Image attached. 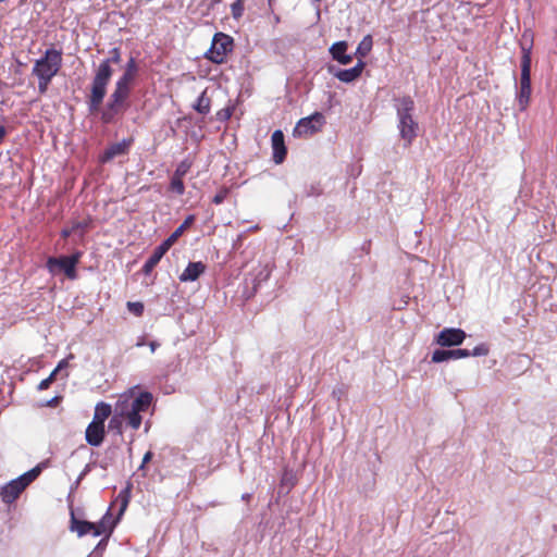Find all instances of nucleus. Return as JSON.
Segmentation results:
<instances>
[{
	"instance_id": "49530a36",
	"label": "nucleus",
	"mask_w": 557,
	"mask_h": 557,
	"mask_svg": "<svg viewBox=\"0 0 557 557\" xmlns=\"http://www.w3.org/2000/svg\"><path fill=\"white\" fill-rule=\"evenodd\" d=\"M5 135H7V128L3 125H1L0 126V144L4 139Z\"/></svg>"
},
{
	"instance_id": "c9c22d12",
	"label": "nucleus",
	"mask_w": 557,
	"mask_h": 557,
	"mask_svg": "<svg viewBox=\"0 0 557 557\" xmlns=\"http://www.w3.org/2000/svg\"><path fill=\"white\" fill-rule=\"evenodd\" d=\"M190 166H191V163L188 160H183L177 165V168H176V170H175L173 175L183 178L188 173V171L190 170Z\"/></svg>"
},
{
	"instance_id": "1a4fd4ad",
	"label": "nucleus",
	"mask_w": 557,
	"mask_h": 557,
	"mask_svg": "<svg viewBox=\"0 0 557 557\" xmlns=\"http://www.w3.org/2000/svg\"><path fill=\"white\" fill-rule=\"evenodd\" d=\"M26 484L18 476L1 487L0 496L3 503L12 504L26 488Z\"/></svg>"
},
{
	"instance_id": "f257e3e1",
	"label": "nucleus",
	"mask_w": 557,
	"mask_h": 557,
	"mask_svg": "<svg viewBox=\"0 0 557 557\" xmlns=\"http://www.w3.org/2000/svg\"><path fill=\"white\" fill-rule=\"evenodd\" d=\"M152 394L149 392H141L137 397L128 394H123L114 404L117 416H121L126 426L137 431L143 423V412H147L152 404Z\"/></svg>"
},
{
	"instance_id": "6e6552de",
	"label": "nucleus",
	"mask_w": 557,
	"mask_h": 557,
	"mask_svg": "<svg viewBox=\"0 0 557 557\" xmlns=\"http://www.w3.org/2000/svg\"><path fill=\"white\" fill-rule=\"evenodd\" d=\"M465 338L466 332L463 330L446 327L438 333L436 343L443 347L458 346L462 344Z\"/></svg>"
},
{
	"instance_id": "4c0bfd02",
	"label": "nucleus",
	"mask_w": 557,
	"mask_h": 557,
	"mask_svg": "<svg viewBox=\"0 0 557 557\" xmlns=\"http://www.w3.org/2000/svg\"><path fill=\"white\" fill-rule=\"evenodd\" d=\"M230 189L226 187H222L212 198V202L214 205H221L228 196Z\"/></svg>"
},
{
	"instance_id": "7ed1b4c3",
	"label": "nucleus",
	"mask_w": 557,
	"mask_h": 557,
	"mask_svg": "<svg viewBox=\"0 0 557 557\" xmlns=\"http://www.w3.org/2000/svg\"><path fill=\"white\" fill-rule=\"evenodd\" d=\"M396 111L398 117V129L405 146L409 147L419 128L418 122L413 119L414 102L410 97H403L396 100Z\"/></svg>"
},
{
	"instance_id": "9d476101",
	"label": "nucleus",
	"mask_w": 557,
	"mask_h": 557,
	"mask_svg": "<svg viewBox=\"0 0 557 557\" xmlns=\"http://www.w3.org/2000/svg\"><path fill=\"white\" fill-rule=\"evenodd\" d=\"M62 52L55 48L46 50L45 55L36 62L34 70H60Z\"/></svg>"
},
{
	"instance_id": "4468645a",
	"label": "nucleus",
	"mask_w": 557,
	"mask_h": 557,
	"mask_svg": "<svg viewBox=\"0 0 557 557\" xmlns=\"http://www.w3.org/2000/svg\"><path fill=\"white\" fill-rule=\"evenodd\" d=\"M106 437V426L90 422L85 431V440L90 446H100Z\"/></svg>"
},
{
	"instance_id": "a18cd8bd",
	"label": "nucleus",
	"mask_w": 557,
	"mask_h": 557,
	"mask_svg": "<svg viewBox=\"0 0 557 557\" xmlns=\"http://www.w3.org/2000/svg\"><path fill=\"white\" fill-rule=\"evenodd\" d=\"M148 346H149L151 352H154L156 349L159 347V343L151 341V342H149Z\"/></svg>"
},
{
	"instance_id": "8fccbe9b",
	"label": "nucleus",
	"mask_w": 557,
	"mask_h": 557,
	"mask_svg": "<svg viewBox=\"0 0 557 557\" xmlns=\"http://www.w3.org/2000/svg\"><path fill=\"white\" fill-rule=\"evenodd\" d=\"M133 66H134V61H133V59H131L126 70H133Z\"/></svg>"
},
{
	"instance_id": "72a5a7b5",
	"label": "nucleus",
	"mask_w": 557,
	"mask_h": 557,
	"mask_svg": "<svg viewBox=\"0 0 557 557\" xmlns=\"http://www.w3.org/2000/svg\"><path fill=\"white\" fill-rule=\"evenodd\" d=\"M91 227V219H84L83 221H78L73 223L72 231L78 232L81 231V235L83 236L85 232Z\"/></svg>"
},
{
	"instance_id": "c03bdc74",
	"label": "nucleus",
	"mask_w": 557,
	"mask_h": 557,
	"mask_svg": "<svg viewBox=\"0 0 557 557\" xmlns=\"http://www.w3.org/2000/svg\"><path fill=\"white\" fill-rule=\"evenodd\" d=\"M58 372V369H54L47 379L50 380L51 383H53L57 380Z\"/></svg>"
},
{
	"instance_id": "423d86ee",
	"label": "nucleus",
	"mask_w": 557,
	"mask_h": 557,
	"mask_svg": "<svg viewBox=\"0 0 557 557\" xmlns=\"http://www.w3.org/2000/svg\"><path fill=\"white\" fill-rule=\"evenodd\" d=\"M233 49V38L226 34L218 33L214 35L211 48L207 57L212 62L220 64L223 62L227 52Z\"/></svg>"
},
{
	"instance_id": "473e14b6",
	"label": "nucleus",
	"mask_w": 557,
	"mask_h": 557,
	"mask_svg": "<svg viewBox=\"0 0 557 557\" xmlns=\"http://www.w3.org/2000/svg\"><path fill=\"white\" fill-rule=\"evenodd\" d=\"M360 74L361 72H335V76L344 83L354 82Z\"/></svg>"
},
{
	"instance_id": "cd10ccee",
	"label": "nucleus",
	"mask_w": 557,
	"mask_h": 557,
	"mask_svg": "<svg viewBox=\"0 0 557 557\" xmlns=\"http://www.w3.org/2000/svg\"><path fill=\"white\" fill-rule=\"evenodd\" d=\"M123 419L121 416H117V411H115V408L113 409V416L111 417L109 421V430L115 432L119 435L123 434Z\"/></svg>"
},
{
	"instance_id": "0eeeda50",
	"label": "nucleus",
	"mask_w": 557,
	"mask_h": 557,
	"mask_svg": "<svg viewBox=\"0 0 557 557\" xmlns=\"http://www.w3.org/2000/svg\"><path fill=\"white\" fill-rule=\"evenodd\" d=\"M325 123V117L320 112H314L308 117L298 121L294 128V135L308 137L318 133Z\"/></svg>"
},
{
	"instance_id": "e433bc0d",
	"label": "nucleus",
	"mask_w": 557,
	"mask_h": 557,
	"mask_svg": "<svg viewBox=\"0 0 557 557\" xmlns=\"http://www.w3.org/2000/svg\"><path fill=\"white\" fill-rule=\"evenodd\" d=\"M232 15L234 18H239L244 13V0H236L231 5Z\"/></svg>"
},
{
	"instance_id": "5701e85b",
	"label": "nucleus",
	"mask_w": 557,
	"mask_h": 557,
	"mask_svg": "<svg viewBox=\"0 0 557 557\" xmlns=\"http://www.w3.org/2000/svg\"><path fill=\"white\" fill-rule=\"evenodd\" d=\"M113 413L112 406L104 401H100L95 407L92 423L104 425L106 420Z\"/></svg>"
},
{
	"instance_id": "a211bd4d",
	"label": "nucleus",
	"mask_w": 557,
	"mask_h": 557,
	"mask_svg": "<svg viewBox=\"0 0 557 557\" xmlns=\"http://www.w3.org/2000/svg\"><path fill=\"white\" fill-rule=\"evenodd\" d=\"M131 141L123 140L121 143H115L109 146L103 153L100 156V161L102 163L111 161L113 158L117 156H122L127 153Z\"/></svg>"
},
{
	"instance_id": "4be33fe9",
	"label": "nucleus",
	"mask_w": 557,
	"mask_h": 557,
	"mask_svg": "<svg viewBox=\"0 0 557 557\" xmlns=\"http://www.w3.org/2000/svg\"><path fill=\"white\" fill-rule=\"evenodd\" d=\"M131 490H132V486H131V484H128L125 488L120 491V493L117 494L115 499L111 503V506L109 509H112L113 507H116V506L119 507L116 520H119L123 516V513L125 512V510L129 504Z\"/></svg>"
},
{
	"instance_id": "79ce46f5",
	"label": "nucleus",
	"mask_w": 557,
	"mask_h": 557,
	"mask_svg": "<svg viewBox=\"0 0 557 557\" xmlns=\"http://www.w3.org/2000/svg\"><path fill=\"white\" fill-rule=\"evenodd\" d=\"M61 399H62L61 396H54L49 401H47L46 406H48V407H57L60 404Z\"/></svg>"
},
{
	"instance_id": "58836bf2",
	"label": "nucleus",
	"mask_w": 557,
	"mask_h": 557,
	"mask_svg": "<svg viewBox=\"0 0 557 557\" xmlns=\"http://www.w3.org/2000/svg\"><path fill=\"white\" fill-rule=\"evenodd\" d=\"M490 349L487 345L480 344L473 348V350L470 351V356L479 357V356H486L488 354Z\"/></svg>"
},
{
	"instance_id": "aec40b11",
	"label": "nucleus",
	"mask_w": 557,
	"mask_h": 557,
	"mask_svg": "<svg viewBox=\"0 0 557 557\" xmlns=\"http://www.w3.org/2000/svg\"><path fill=\"white\" fill-rule=\"evenodd\" d=\"M373 46V39L371 35H367L363 37V39L359 42L356 54L358 57V62L355 66L350 67L349 70H363L364 63L362 62V59L371 51Z\"/></svg>"
},
{
	"instance_id": "c85d7f7f",
	"label": "nucleus",
	"mask_w": 557,
	"mask_h": 557,
	"mask_svg": "<svg viewBox=\"0 0 557 557\" xmlns=\"http://www.w3.org/2000/svg\"><path fill=\"white\" fill-rule=\"evenodd\" d=\"M170 190L181 196L185 193V185L182 177L172 176L170 182Z\"/></svg>"
},
{
	"instance_id": "f3484780",
	"label": "nucleus",
	"mask_w": 557,
	"mask_h": 557,
	"mask_svg": "<svg viewBox=\"0 0 557 557\" xmlns=\"http://www.w3.org/2000/svg\"><path fill=\"white\" fill-rule=\"evenodd\" d=\"M206 271V264L201 261L189 262L185 270L180 275L181 282H194L199 278Z\"/></svg>"
},
{
	"instance_id": "6ab92c4d",
	"label": "nucleus",
	"mask_w": 557,
	"mask_h": 557,
	"mask_svg": "<svg viewBox=\"0 0 557 557\" xmlns=\"http://www.w3.org/2000/svg\"><path fill=\"white\" fill-rule=\"evenodd\" d=\"M348 44L346 41H337L330 48L332 58L343 65H347L352 61L351 54H347Z\"/></svg>"
},
{
	"instance_id": "2f4dec72",
	"label": "nucleus",
	"mask_w": 557,
	"mask_h": 557,
	"mask_svg": "<svg viewBox=\"0 0 557 557\" xmlns=\"http://www.w3.org/2000/svg\"><path fill=\"white\" fill-rule=\"evenodd\" d=\"M41 472L39 467H35L32 470L25 472L20 478L28 486Z\"/></svg>"
},
{
	"instance_id": "412c9836",
	"label": "nucleus",
	"mask_w": 557,
	"mask_h": 557,
	"mask_svg": "<svg viewBox=\"0 0 557 557\" xmlns=\"http://www.w3.org/2000/svg\"><path fill=\"white\" fill-rule=\"evenodd\" d=\"M169 247L162 242L156 249L152 255L148 258L143 267V272L145 274H150L151 271L157 267L162 257L169 251Z\"/></svg>"
},
{
	"instance_id": "f03ea898",
	"label": "nucleus",
	"mask_w": 557,
	"mask_h": 557,
	"mask_svg": "<svg viewBox=\"0 0 557 557\" xmlns=\"http://www.w3.org/2000/svg\"><path fill=\"white\" fill-rule=\"evenodd\" d=\"M134 79V72L125 74L116 83L115 89L110 96L108 103L101 112V121L104 124L113 123L116 117L126 110L127 99L131 92V83Z\"/></svg>"
},
{
	"instance_id": "a19ab883",
	"label": "nucleus",
	"mask_w": 557,
	"mask_h": 557,
	"mask_svg": "<svg viewBox=\"0 0 557 557\" xmlns=\"http://www.w3.org/2000/svg\"><path fill=\"white\" fill-rule=\"evenodd\" d=\"M52 383L50 382V380H48L47 377L42 381H40V383L37 385V389L38 391H45V389H48L50 387Z\"/></svg>"
},
{
	"instance_id": "dca6fc26",
	"label": "nucleus",
	"mask_w": 557,
	"mask_h": 557,
	"mask_svg": "<svg viewBox=\"0 0 557 557\" xmlns=\"http://www.w3.org/2000/svg\"><path fill=\"white\" fill-rule=\"evenodd\" d=\"M470 357V350L468 349H451V350H444V349H436L432 354V362L438 363L443 361H447L449 359H461V358H468Z\"/></svg>"
},
{
	"instance_id": "393cba45",
	"label": "nucleus",
	"mask_w": 557,
	"mask_h": 557,
	"mask_svg": "<svg viewBox=\"0 0 557 557\" xmlns=\"http://www.w3.org/2000/svg\"><path fill=\"white\" fill-rule=\"evenodd\" d=\"M116 522H117V520H114V521L111 520V515L108 511L102 517V519L99 522L94 523V525H95L96 530L100 532V535L106 534L107 537H109L110 534L113 532V529H114Z\"/></svg>"
},
{
	"instance_id": "f8f14e48",
	"label": "nucleus",
	"mask_w": 557,
	"mask_h": 557,
	"mask_svg": "<svg viewBox=\"0 0 557 557\" xmlns=\"http://www.w3.org/2000/svg\"><path fill=\"white\" fill-rule=\"evenodd\" d=\"M70 530L75 532L79 537L89 533L94 536L100 535V532L96 530L94 522L77 519L73 510H71Z\"/></svg>"
},
{
	"instance_id": "c756f323",
	"label": "nucleus",
	"mask_w": 557,
	"mask_h": 557,
	"mask_svg": "<svg viewBox=\"0 0 557 557\" xmlns=\"http://www.w3.org/2000/svg\"><path fill=\"white\" fill-rule=\"evenodd\" d=\"M234 111H235V106L228 104L225 108H223L216 112V120L220 122H226L232 117Z\"/></svg>"
},
{
	"instance_id": "37998d69",
	"label": "nucleus",
	"mask_w": 557,
	"mask_h": 557,
	"mask_svg": "<svg viewBox=\"0 0 557 557\" xmlns=\"http://www.w3.org/2000/svg\"><path fill=\"white\" fill-rule=\"evenodd\" d=\"M67 364H69V363H67V360H66V359H62V360L58 363V366H57V368H55V369H58V371H60V370H62L63 368H66V367H67Z\"/></svg>"
},
{
	"instance_id": "ea45409f",
	"label": "nucleus",
	"mask_w": 557,
	"mask_h": 557,
	"mask_svg": "<svg viewBox=\"0 0 557 557\" xmlns=\"http://www.w3.org/2000/svg\"><path fill=\"white\" fill-rule=\"evenodd\" d=\"M152 457H153V453L151 450H148L144 455L141 465L139 466L138 470H144L145 466L152 459Z\"/></svg>"
},
{
	"instance_id": "b1692460",
	"label": "nucleus",
	"mask_w": 557,
	"mask_h": 557,
	"mask_svg": "<svg viewBox=\"0 0 557 557\" xmlns=\"http://www.w3.org/2000/svg\"><path fill=\"white\" fill-rule=\"evenodd\" d=\"M195 221V215L190 214L188 215L184 222L165 239L163 243L171 248L175 242L178 239V237L184 233V231L190 226Z\"/></svg>"
},
{
	"instance_id": "bb28decb",
	"label": "nucleus",
	"mask_w": 557,
	"mask_h": 557,
	"mask_svg": "<svg viewBox=\"0 0 557 557\" xmlns=\"http://www.w3.org/2000/svg\"><path fill=\"white\" fill-rule=\"evenodd\" d=\"M38 75V89L40 94H45L47 91L48 85L51 82V78L58 72H34Z\"/></svg>"
},
{
	"instance_id": "ddd939ff",
	"label": "nucleus",
	"mask_w": 557,
	"mask_h": 557,
	"mask_svg": "<svg viewBox=\"0 0 557 557\" xmlns=\"http://www.w3.org/2000/svg\"><path fill=\"white\" fill-rule=\"evenodd\" d=\"M531 72H521L518 102L520 110H525L531 97Z\"/></svg>"
},
{
	"instance_id": "9b49d317",
	"label": "nucleus",
	"mask_w": 557,
	"mask_h": 557,
	"mask_svg": "<svg viewBox=\"0 0 557 557\" xmlns=\"http://www.w3.org/2000/svg\"><path fill=\"white\" fill-rule=\"evenodd\" d=\"M272 158L275 164H281L286 159L287 148L285 146L284 134L281 129L273 132L271 136Z\"/></svg>"
},
{
	"instance_id": "a878e982",
	"label": "nucleus",
	"mask_w": 557,
	"mask_h": 557,
	"mask_svg": "<svg viewBox=\"0 0 557 557\" xmlns=\"http://www.w3.org/2000/svg\"><path fill=\"white\" fill-rule=\"evenodd\" d=\"M198 113L206 115L210 112L211 100L207 97V90H203L193 107Z\"/></svg>"
},
{
	"instance_id": "f704fd0d",
	"label": "nucleus",
	"mask_w": 557,
	"mask_h": 557,
	"mask_svg": "<svg viewBox=\"0 0 557 557\" xmlns=\"http://www.w3.org/2000/svg\"><path fill=\"white\" fill-rule=\"evenodd\" d=\"M127 306V309L129 312H132L133 314H135L136 317H141L143 313H144V304L140 302V301H128L126 304Z\"/></svg>"
},
{
	"instance_id": "39448f33",
	"label": "nucleus",
	"mask_w": 557,
	"mask_h": 557,
	"mask_svg": "<svg viewBox=\"0 0 557 557\" xmlns=\"http://www.w3.org/2000/svg\"><path fill=\"white\" fill-rule=\"evenodd\" d=\"M112 72H97L91 86V94L88 101L90 113L99 111L100 104L107 92V85Z\"/></svg>"
},
{
	"instance_id": "7c9ffc66",
	"label": "nucleus",
	"mask_w": 557,
	"mask_h": 557,
	"mask_svg": "<svg viewBox=\"0 0 557 557\" xmlns=\"http://www.w3.org/2000/svg\"><path fill=\"white\" fill-rule=\"evenodd\" d=\"M110 53V58L102 61L98 70H110L111 63H117L120 61V53L117 49H113Z\"/></svg>"
},
{
	"instance_id": "de8ad7c7",
	"label": "nucleus",
	"mask_w": 557,
	"mask_h": 557,
	"mask_svg": "<svg viewBox=\"0 0 557 557\" xmlns=\"http://www.w3.org/2000/svg\"><path fill=\"white\" fill-rule=\"evenodd\" d=\"M73 233H75V231H72V227H71L70 230H63L61 232V235H62V237L66 238V237H69Z\"/></svg>"
},
{
	"instance_id": "09e8293b",
	"label": "nucleus",
	"mask_w": 557,
	"mask_h": 557,
	"mask_svg": "<svg viewBox=\"0 0 557 557\" xmlns=\"http://www.w3.org/2000/svg\"><path fill=\"white\" fill-rule=\"evenodd\" d=\"M342 394H344V392L342 389H338V392L337 391H333V395L336 396L338 399H339Z\"/></svg>"
},
{
	"instance_id": "20e7f679",
	"label": "nucleus",
	"mask_w": 557,
	"mask_h": 557,
	"mask_svg": "<svg viewBox=\"0 0 557 557\" xmlns=\"http://www.w3.org/2000/svg\"><path fill=\"white\" fill-rule=\"evenodd\" d=\"M82 256V251H76L72 256H62L59 258L50 257L47 260L46 267L52 274H55L58 269L62 271L67 278L75 280L77 277L76 265Z\"/></svg>"
},
{
	"instance_id": "2eb2a0df",
	"label": "nucleus",
	"mask_w": 557,
	"mask_h": 557,
	"mask_svg": "<svg viewBox=\"0 0 557 557\" xmlns=\"http://www.w3.org/2000/svg\"><path fill=\"white\" fill-rule=\"evenodd\" d=\"M533 38L530 32H524L521 41L520 70H531V48Z\"/></svg>"
}]
</instances>
